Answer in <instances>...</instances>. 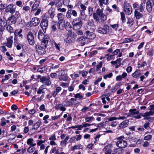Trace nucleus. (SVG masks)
I'll return each instance as SVG.
<instances>
[{
  "instance_id": "1",
  "label": "nucleus",
  "mask_w": 154,
  "mask_h": 154,
  "mask_svg": "<svg viewBox=\"0 0 154 154\" xmlns=\"http://www.w3.org/2000/svg\"><path fill=\"white\" fill-rule=\"evenodd\" d=\"M88 15L91 16L93 15L94 20L97 23H99L100 20L102 22L105 21L107 18V15L103 13V9L98 8L96 11V13H94L93 8L91 6L88 8Z\"/></svg>"
},
{
  "instance_id": "2",
  "label": "nucleus",
  "mask_w": 154,
  "mask_h": 154,
  "mask_svg": "<svg viewBox=\"0 0 154 154\" xmlns=\"http://www.w3.org/2000/svg\"><path fill=\"white\" fill-rule=\"evenodd\" d=\"M125 137L123 136H121L116 138L117 141L116 143V145L118 147L121 148H125L128 145L127 142L124 140Z\"/></svg>"
},
{
  "instance_id": "3",
  "label": "nucleus",
  "mask_w": 154,
  "mask_h": 154,
  "mask_svg": "<svg viewBox=\"0 0 154 154\" xmlns=\"http://www.w3.org/2000/svg\"><path fill=\"white\" fill-rule=\"evenodd\" d=\"M22 32V29H17L14 32V43H18L22 40L23 37V35L21 34Z\"/></svg>"
},
{
  "instance_id": "4",
  "label": "nucleus",
  "mask_w": 154,
  "mask_h": 154,
  "mask_svg": "<svg viewBox=\"0 0 154 154\" xmlns=\"http://www.w3.org/2000/svg\"><path fill=\"white\" fill-rule=\"evenodd\" d=\"M72 25L74 30H79L82 25V22L81 18H77L74 19L72 21Z\"/></svg>"
},
{
  "instance_id": "5",
  "label": "nucleus",
  "mask_w": 154,
  "mask_h": 154,
  "mask_svg": "<svg viewBox=\"0 0 154 154\" xmlns=\"http://www.w3.org/2000/svg\"><path fill=\"white\" fill-rule=\"evenodd\" d=\"M48 18V17L46 15H44V18L42 17V20H41L40 23V26L42 29L44 33L46 32V29L48 26V20L47 19Z\"/></svg>"
},
{
  "instance_id": "6",
  "label": "nucleus",
  "mask_w": 154,
  "mask_h": 154,
  "mask_svg": "<svg viewBox=\"0 0 154 154\" xmlns=\"http://www.w3.org/2000/svg\"><path fill=\"white\" fill-rule=\"evenodd\" d=\"M123 10L126 15H129L132 12V9L131 6L128 3L126 2H124L123 4Z\"/></svg>"
},
{
  "instance_id": "7",
  "label": "nucleus",
  "mask_w": 154,
  "mask_h": 154,
  "mask_svg": "<svg viewBox=\"0 0 154 154\" xmlns=\"http://www.w3.org/2000/svg\"><path fill=\"white\" fill-rule=\"evenodd\" d=\"M109 31V26L107 24L104 25L103 27L98 28L97 30L98 33L103 34H106Z\"/></svg>"
},
{
  "instance_id": "8",
  "label": "nucleus",
  "mask_w": 154,
  "mask_h": 154,
  "mask_svg": "<svg viewBox=\"0 0 154 154\" xmlns=\"http://www.w3.org/2000/svg\"><path fill=\"white\" fill-rule=\"evenodd\" d=\"M16 11V7H14V4H10L7 6L6 8L5 11L6 12H9L11 14H13Z\"/></svg>"
},
{
  "instance_id": "9",
  "label": "nucleus",
  "mask_w": 154,
  "mask_h": 154,
  "mask_svg": "<svg viewBox=\"0 0 154 154\" xmlns=\"http://www.w3.org/2000/svg\"><path fill=\"white\" fill-rule=\"evenodd\" d=\"M50 78L49 77H47L45 76H43L40 79V82L43 84H45L47 86L50 85L51 83Z\"/></svg>"
},
{
  "instance_id": "10",
  "label": "nucleus",
  "mask_w": 154,
  "mask_h": 154,
  "mask_svg": "<svg viewBox=\"0 0 154 154\" xmlns=\"http://www.w3.org/2000/svg\"><path fill=\"white\" fill-rule=\"evenodd\" d=\"M45 48L40 45H36L35 46V49L37 52L40 55L44 54L46 53V51Z\"/></svg>"
},
{
  "instance_id": "11",
  "label": "nucleus",
  "mask_w": 154,
  "mask_h": 154,
  "mask_svg": "<svg viewBox=\"0 0 154 154\" xmlns=\"http://www.w3.org/2000/svg\"><path fill=\"white\" fill-rule=\"evenodd\" d=\"M27 38L29 44L31 45H34L35 43L34 38L32 32H29L27 35Z\"/></svg>"
},
{
  "instance_id": "12",
  "label": "nucleus",
  "mask_w": 154,
  "mask_h": 154,
  "mask_svg": "<svg viewBox=\"0 0 154 154\" xmlns=\"http://www.w3.org/2000/svg\"><path fill=\"white\" fill-rule=\"evenodd\" d=\"M82 46L88 43V39L86 37L82 36L79 38L78 40Z\"/></svg>"
},
{
  "instance_id": "13",
  "label": "nucleus",
  "mask_w": 154,
  "mask_h": 154,
  "mask_svg": "<svg viewBox=\"0 0 154 154\" xmlns=\"http://www.w3.org/2000/svg\"><path fill=\"white\" fill-rule=\"evenodd\" d=\"M49 39V37L48 36H46L43 39L41 40V41H42V42L40 46H42L46 48Z\"/></svg>"
},
{
  "instance_id": "14",
  "label": "nucleus",
  "mask_w": 154,
  "mask_h": 154,
  "mask_svg": "<svg viewBox=\"0 0 154 154\" xmlns=\"http://www.w3.org/2000/svg\"><path fill=\"white\" fill-rule=\"evenodd\" d=\"M154 0H148L146 3V8L147 10L150 12L152 10V2H153Z\"/></svg>"
},
{
  "instance_id": "15",
  "label": "nucleus",
  "mask_w": 154,
  "mask_h": 154,
  "mask_svg": "<svg viewBox=\"0 0 154 154\" xmlns=\"http://www.w3.org/2000/svg\"><path fill=\"white\" fill-rule=\"evenodd\" d=\"M85 34L87 37H86L88 39V40L89 39H94L96 37L95 35L93 32H90L88 30L86 31Z\"/></svg>"
},
{
  "instance_id": "16",
  "label": "nucleus",
  "mask_w": 154,
  "mask_h": 154,
  "mask_svg": "<svg viewBox=\"0 0 154 154\" xmlns=\"http://www.w3.org/2000/svg\"><path fill=\"white\" fill-rule=\"evenodd\" d=\"M76 99L74 98H71L69 100V101L66 103V106H71L73 105H75L78 103L76 101Z\"/></svg>"
},
{
  "instance_id": "17",
  "label": "nucleus",
  "mask_w": 154,
  "mask_h": 154,
  "mask_svg": "<svg viewBox=\"0 0 154 154\" xmlns=\"http://www.w3.org/2000/svg\"><path fill=\"white\" fill-rule=\"evenodd\" d=\"M48 14L50 16V18L51 19H53L54 15H55V9L52 7H51L48 10Z\"/></svg>"
},
{
  "instance_id": "18",
  "label": "nucleus",
  "mask_w": 154,
  "mask_h": 154,
  "mask_svg": "<svg viewBox=\"0 0 154 154\" xmlns=\"http://www.w3.org/2000/svg\"><path fill=\"white\" fill-rule=\"evenodd\" d=\"M111 144L106 146L103 149V151L105 152V154H111L112 152Z\"/></svg>"
},
{
  "instance_id": "19",
  "label": "nucleus",
  "mask_w": 154,
  "mask_h": 154,
  "mask_svg": "<svg viewBox=\"0 0 154 154\" xmlns=\"http://www.w3.org/2000/svg\"><path fill=\"white\" fill-rule=\"evenodd\" d=\"M13 37L12 36H11L7 39V42L6 45L8 48H11L12 46Z\"/></svg>"
},
{
  "instance_id": "20",
  "label": "nucleus",
  "mask_w": 154,
  "mask_h": 154,
  "mask_svg": "<svg viewBox=\"0 0 154 154\" xmlns=\"http://www.w3.org/2000/svg\"><path fill=\"white\" fill-rule=\"evenodd\" d=\"M40 2V1L39 0L35 1L32 7L31 10V12L35 11L37 9L39 6Z\"/></svg>"
},
{
  "instance_id": "21",
  "label": "nucleus",
  "mask_w": 154,
  "mask_h": 154,
  "mask_svg": "<svg viewBox=\"0 0 154 154\" xmlns=\"http://www.w3.org/2000/svg\"><path fill=\"white\" fill-rule=\"evenodd\" d=\"M17 19L12 15L9 17L7 20V22L10 24H14L16 23Z\"/></svg>"
},
{
  "instance_id": "22",
  "label": "nucleus",
  "mask_w": 154,
  "mask_h": 154,
  "mask_svg": "<svg viewBox=\"0 0 154 154\" xmlns=\"http://www.w3.org/2000/svg\"><path fill=\"white\" fill-rule=\"evenodd\" d=\"M129 122L128 120H125L121 122L119 124V126L122 128L126 127L128 126Z\"/></svg>"
},
{
  "instance_id": "23",
  "label": "nucleus",
  "mask_w": 154,
  "mask_h": 154,
  "mask_svg": "<svg viewBox=\"0 0 154 154\" xmlns=\"http://www.w3.org/2000/svg\"><path fill=\"white\" fill-rule=\"evenodd\" d=\"M138 9H136L134 11V17L136 19H139L143 17V14L137 11Z\"/></svg>"
},
{
  "instance_id": "24",
  "label": "nucleus",
  "mask_w": 154,
  "mask_h": 154,
  "mask_svg": "<svg viewBox=\"0 0 154 154\" xmlns=\"http://www.w3.org/2000/svg\"><path fill=\"white\" fill-rule=\"evenodd\" d=\"M40 20L36 17H34L32 19V25L34 26H37L40 23Z\"/></svg>"
},
{
  "instance_id": "25",
  "label": "nucleus",
  "mask_w": 154,
  "mask_h": 154,
  "mask_svg": "<svg viewBox=\"0 0 154 154\" xmlns=\"http://www.w3.org/2000/svg\"><path fill=\"white\" fill-rule=\"evenodd\" d=\"M43 30L40 29L39 30L38 34V38L40 40L43 39L46 36H45L44 33L43 32Z\"/></svg>"
},
{
  "instance_id": "26",
  "label": "nucleus",
  "mask_w": 154,
  "mask_h": 154,
  "mask_svg": "<svg viewBox=\"0 0 154 154\" xmlns=\"http://www.w3.org/2000/svg\"><path fill=\"white\" fill-rule=\"evenodd\" d=\"M152 115L149 111L146 112L142 114V116L144 117V119L149 120L151 119L150 116Z\"/></svg>"
},
{
  "instance_id": "27",
  "label": "nucleus",
  "mask_w": 154,
  "mask_h": 154,
  "mask_svg": "<svg viewBox=\"0 0 154 154\" xmlns=\"http://www.w3.org/2000/svg\"><path fill=\"white\" fill-rule=\"evenodd\" d=\"M55 108L57 110L60 109L63 111H64L66 110V108L63 106L62 104H61L56 105L55 106Z\"/></svg>"
},
{
  "instance_id": "28",
  "label": "nucleus",
  "mask_w": 154,
  "mask_h": 154,
  "mask_svg": "<svg viewBox=\"0 0 154 154\" xmlns=\"http://www.w3.org/2000/svg\"><path fill=\"white\" fill-rule=\"evenodd\" d=\"M50 146L49 145L47 146L45 148V146L44 144H42L40 145V150H43L45 149L44 150V153L45 154H47L48 153V148L50 147Z\"/></svg>"
},
{
  "instance_id": "29",
  "label": "nucleus",
  "mask_w": 154,
  "mask_h": 154,
  "mask_svg": "<svg viewBox=\"0 0 154 154\" xmlns=\"http://www.w3.org/2000/svg\"><path fill=\"white\" fill-rule=\"evenodd\" d=\"M140 75V69H137L132 74V76L135 78L139 77Z\"/></svg>"
},
{
  "instance_id": "30",
  "label": "nucleus",
  "mask_w": 154,
  "mask_h": 154,
  "mask_svg": "<svg viewBox=\"0 0 154 154\" xmlns=\"http://www.w3.org/2000/svg\"><path fill=\"white\" fill-rule=\"evenodd\" d=\"M41 123V122L40 121H38L36 123H34L32 126V129L37 130L40 126Z\"/></svg>"
},
{
  "instance_id": "31",
  "label": "nucleus",
  "mask_w": 154,
  "mask_h": 154,
  "mask_svg": "<svg viewBox=\"0 0 154 154\" xmlns=\"http://www.w3.org/2000/svg\"><path fill=\"white\" fill-rule=\"evenodd\" d=\"M109 1V0H99V5L101 8L103 6V5L107 4Z\"/></svg>"
},
{
  "instance_id": "32",
  "label": "nucleus",
  "mask_w": 154,
  "mask_h": 154,
  "mask_svg": "<svg viewBox=\"0 0 154 154\" xmlns=\"http://www.w3.org/2000/svg\"><path fill=\"white\" fill-rule=\"evenodd\" d=\"M138 111H137V109H130L129 110V115L130 116H135L137 113V112Z\"/></svg>"
},
{
  "instance_id": "33",
  "label": "nucleus",
  "mask_w": 154,
  "mask_h": 154,
  "mask_svg": "<svg viewBox=\"0 0 154 154\" xmlns=\"http://www.w3.org/2000/svg\"><path fill=\"white\" fill-rule=\"evenodd\" d=\"M83 147V146L81 145L80 144L78 145H75L72 147V150L74 151L75 149H82Z\"/></svg>"
},
{
  "instance_id": "34",
  "label": "nucleus",
  "mask_w": 154,
  "mask_h": 154,
  "mask_svg": "<svg viewBox=\"0 0 154 154\" xmlns=\"http://www.w3.org/2000/svg\"><path fill=\"white\" fill-rule=\"evenodd\" d=\"M58 26V23L57 22H54L52 23V25L51 26V28L52 30L54 31H57V27Z\"/></svg>"
},
{
  "instance_id": "35",
  "label": "nucleus",
  "mask_w": 154,
  "mask_h": 154,
  "mask_svg": "<svg viewBox=\"0 0 154 154\" xmlns=\"http://www.w3.org/2000/svg\"><path fill=\"white\" fill-rule=\"evenodd\" d=\"M134 20L132 18L129 17L128 18L127 23L129 24V26H132L134 24Z\"/></svg>"
},
{
  "instance_id": "36",
  "label": "nucleus",
  "mask_w": 154,
  "mask_h": 154,
  "mask_svg": "<svg viewBox=\"0 0 154 154\" xmlns=\"http://www.w3.org/2000/svg\"><path fill=\"white\" fill-rule=\"evenodd\" d=\"M65 27V29L67 31L69 32L71 31L72 28V26L69 22H67L66 23Z\"/></svg>"
},
{
  "instance_id": "37",
  "label": "nucleus",
  "mask_w": 154,
  "mask_h": 154,
  "mask_svg": "<svg viewBox=\"0 0 154 154\" xmlns=\"http://www.w3.org/2000/svg\"><path fill=\"white\" fill-rule=\"evenodd\" d=\"M82 128V125H79L72 126L71 127H69L68 128V129L72 128L74 129L75 128H77V130H81Z\"/></svg>"
},
{
  "instance_id": "38",
  "label": "nucleus",
  "mask_w": 154,
  "mask_h": 154,
  "mask_svg": "<svg viewBox=\"0 0 154 154\" xmlns=\"http://www.w3.org/2000/svg\"><path fill=\"white\" fill-rule=\"evenodd\" d=\"M59 152L58 149L57 147H54L51 149L50 153L52 154L55 152L56 154H58Z\"/></svg>"
},
{
  "instance_id": "39",
  "label": "nucleus",
  "mask_w": 154,
  "mask_h": 154,
  "mask_svg": "<svg viewBox=\"0 0 154 154\" xmlns=\"http://www.w3.org/2000/svg\"><path fill=\"white\" fill-rule=\"evenodd\" d=\"M120 85H121L120 83L116 84L113 88L111 89V91L112 92H113L114 91H115L116 90H117L119 88V87L120 86Z\"/></svg>"
},
{
  "instance_id": "40",
  "label": "nucleus",
  "mask_w": 154,
  "mask_h": 154,
  "mask_svg": "<svg viewBox=\"0 0 154 154\" xmlns=\"http://www.w3.org/2000/svg\"><path fill=\"white\" fill-rule=\"evenodd\" d=\"M59 72L58 77H61V76L64 75L65 74V72L64 70L62 69H59L58 71L56 72Z\"/></svg>"
},
{
  "instance_id": "41",
  "label": "nucleus",
  "mask_w": 154,
  "mask_h": 154,
  "mask_svg": "<svg viewBox=\"0 0 154 154\" xmlns=\"http://www.w3.org/2000/svg\"><path fill=\"white\" fill-rule=\"evenodd\" d=\"M149 74V73L148 71L146 72L144 74V75H141L140 77V81H143V79H145L146 77H147Z\"/></svg>"
},
{
  "instance_id": "42",
  "label": "nucleus",
  "mask_w": 154,
  "mask_h": 154,
  "mask_svg": "<svg viewBox=\"0 0 154 154\" xmlns=\"http://www.w3.org/2000/svg\"><path fill=\"white\" fill-rule=\"evenodd\" d=\"M121 19L122 22L123 23H125L126 20V18L124 13L122 12L120 13Z\"/></svg>"
},
{
  "instance_id": "43",
  "label": "nucleus",
  "mask_w": 154,
  "mask_h": 154,
  "mask_svg": "<svg viewBox=\"0 0 154 154\" xmlns=\"http://www.w3.org/2000/svg\"><path fill=\"white\" fill-rule=\"evenodd\" d=\"M7 30L10 33H13L14 32L13 28L10 25H8L6 27Z\"/></svg>"
},
{
  "instance_id": "44",
  "label": "nucleus",
  "mask_w": 154,
  "mask_h": 154,
  "mask_svg": "<svg viewBox=\"0 0 154 154\" xmlns=\"http://www.w3.org/2000/svg\"><path fill=\"white\" fill-rule=\"evenodd\" d=\"M94 118L93 116H89L85 118V121L86 122H89L91 121H94Z\"/></svg>"
},
{
  "instance_id": "45",
  "label": "nucleus",
  "mask_w": 154,
  "mask_h": 154,
  "mask_svg": "<svg viewBox=\"0 0 154 154\" xmlns=\"http://www.w3.org/2000/svg\"><path fill=\"white\" fill-rule=\"evenodd\" d=\"M144 4V3L141 2L139 6V9H137L138 10H139L141 12H142L144 11V10L143 7Z\"/></svg>"
},
{
  "instance_id": "46",
  "label": "nucleus",
  "mask_w": 154,
  "mask_h": 154,
  "mask_svg": "<svg viewBox=\"0 0 154 154\" xmlns=\"http://www.w3.org/2000/svg\"><path fill=\"white\" fill-rule=\"evenodd\" d=\"M62 5V3L60 1L58 0L55 3V6L57 8L61 7Z\"/></svg>"
},
{
  "instance_id": "47",
  "label": "nucleus",
  "mask_w": 154,
  "mask_h": 154,
  "mask_svg": "<svg viewBox=\"0 0 154 154\" xmlns=\"http://www.w3.org/2000/svg\"><path fill=\"white\" fill-rule=\"evenodd\" d=\"M58 20L63 19L64 18V15L61 13H59L57 14Z\"/></svg>"
},
{
  "instance_id": "48",
  "label": "nucleus",
  "mask_w": 154,
  "mask_h": 154,
  "mask_svg": "<svg viewBox=\"0 0 154 154\" xmlns=\"http://www.w3.org/2000/svg\"><path fill=\"white\" fill-rule=\"evenodd\" d=\"M136 115L134 116V117L136 119H139L142 116V114L140 113L139 111H138Z\"/></svg>"
},
{
  "instance_id": "49",
  "label": "nucleus",
  "mask_w": 154,
  "mask_h": 154,
  "mask_svg": "<svg viewBox=\"0 0 154 154\" xmlns=\"http://www.w3.org/2000/svg\"><path fill=\"white\" fill-rule=\"evenodd\" d=\"M150 108L149 110L150 111V112L151 113V114L152 115H154V105H152L150 106Z\"/></svg>"
},
{
  "instance_id": "50",
  "label": "nucleus",
  "mask_w": 154,
  "mask_h": 154,
  "mask_svg": "<svg viewBox=\"0 0 154 154\" xmlns=\"http://www.w3.org/2000/svg\"><path fill=\"white\" fill-rule=\"evenodd\" d=\"M35 150V149L34 147L30 146L27 150V152L29 153H31L32 152Z\"/></svg>"
},
{
  "instance_id": "51",
  "label": "nucleus",
  "mask_w": 154,
  "mask_h": 154,
  "mask_svg": "<svg viewBox=\"0 0 154 154\" xmlns=\"http://www.w3.org/2000/svg\"><path fill=\"white\" fill-rule=\"evenodd\" d=\"M112 75L113 74L112 73H110L108 74L104 75L103 76V78L105 79H106L108 78H110L112 76Z\"/></svg>"
},
{
  "instance_id": "52",
  "label": "nucleus",
  "mask_w": 154,
  "mask_h": 154,
  "mask_svg": "<svg viewBox=\"0 0 154 154\" xmlns=\"http://www.w3.org/2000/svg\"><path fill=\"white\" fill-rule=\"evenodd\" d=\"M71 14L75 17H76L77 16V13L75 10H70Z\"/></svg>"
},
{
  "instance_id": "53",
  "label": "nucleus",
  "mask_w": 154,
  "mask_h": 154,
  "mask_svg": "<svg viewBox=\"0 0 154 154\" xmlns=\"http://www.w3.org/2000/svg\"><path fill=\"white\" fill-rule=\"evenodd\" d=\"M12 16H14V17L17 19L20 16V14L19 11H16L15 14Z\"/></svg>"
},
{
  "instance_id": "54",
  "label": "nucleus",
  "mask_w": 154,
  "mask_h": 154,
  "mask_svg": "<svg viewBox=\"0 0 154 154\" xmlns=\"http://www.w3.org/2000/svg\"><path fill=\"white\" fill-rule=\"evenodd\" d=\"M6 120L5 118L3 117L1 119V125L2 126H4L6 125V123L5 121Z\"/></svg>"
},
{
  "instance_id": "55",
  "label": "nucleus",
  "mask_w": 154,
  "mask_h": 154,
  "mask_svg": "<svg viewBox=\"0 0 154 154\" xmlns=\"http://www.w3.org/2000/svg\"><path fill=\"white\" fill-rule=\"evenodd\" d=\"M33 139L32 138H29L27 140V143L30 146H31L33 142Z\"/></svg>"
},
{
  "instance_id": "56",
  "label": "nucleus",
  "mask_w": 154,
  "mask_h": 154,
  "mask_svg": "<svg viewBox=\"0 0 154 154\" xmlns=\"http://www.w3.org/2000/svg\"><path fill=\"white\" fill-rule=\"evenodd\" d=\"M56 140V137L55 134L51 135L49 138V140L51 141L55 140Z\"/></svg>"
},
{
  "instance_id": "57",
  "label": "nucleus",
  "mask_w": 154,
  "mask_h": 154,
  "mask_svg": "<svg viewBox=\"0 0 154 154\" xmlns=\"http://www.w3.org/2000/svg\"><path fill=\"white\" fill-rule=\"evenodd\" d=\"M57 10L59 12H61L62 13L65 12L66 11V9L65 8H61L60 7L58 8Z\"/></svg>"
},
{
  "instance_id": "58",
  "label": "nucleus",
  "mask_w": 154,
  "mask_h": 154,
  "mask_svg": "<svg viewBox=\"0 0 154 154\" xmlns=\"http://www.w3.org/2000/svg\"><path fill=\"white\" fill-rule=\"evenodd\" d=\"M133 41V40H131L130 38H125L124 39L123 43H126Z\"/></svg>"
},
{
  "instance_id": "59",
  "label": "nucleus",
  "mask_w": 154,
  "mask_h": 154,
  "mask_svg": "<svg viewBox=\"0 0 154 154\" xmlns=\"http://www.w3.org/2000/svg\"><path fill=\"white\" fill-rule=\"evenodd\" d=\"M152 137V135L149 134L145 136L143 139L144 140H149L151 139Z\"/></svg>"
},
{
  "instance_id": "60",
  "label": "nucleus",
  "mask_w": 154,
  "mask_h": 154,
  "mask_svg": "<svg viewBox=\"0 0 154 154\" xmlns=\"http://www.w3.org/2000/svg\"><path fill=\"white\" fill-rule=\"evenodd\" d=\"M71 15L72 14H71V12H70V10H69L66 12V17L68 19L71 18Z\"/></svg>"
},
{
  "instance_id": "61",
  "label": "nucleus",
  "mask_w": 154,
  "mask_h": 154,
  "mask_svg": "<svg viewBox=\"0 0 154 154\" xmlns=\"http://www.w3.org/2000/svg\"><path fill=\"white\" fill-rule=\"evenodd\" d=\"M143 127L146 129H149L150 128L149 123V122L145 123L143 125Z\"/></svg>"
},
{
  "instance_id": "62",
  "label": "nucleus",
  "mask_w": 154,
  "mask_h": 154,
  "mask_svg": "<svg viewBox=\"0 0 154 154\" xmlns=\"http://www.w3.org/2000/svg\"><path fill=\"white\" fill-rule=\"evenodd\" d=\"M92 125V124H89L88 123H82V128L83 127L86 128Z\"/></svg>"
},
{
  "instance_id": "63",
  "label": "nucleus",
  "mask_w": 154,
  "mask_h": 154,
  "mask_svg": "<svg viewBox=\"0 0 154 154\" xmlns=\"http://www.w3.org/2000/svg\"><path fill=\"white\" fill-rule=\"evenodd\" d=\"M74 97L75 98H79L80 99L83 98V96L79 93L76 94L74 96Z\"/></svg>"
},
{
  "instance_id": "64",
  "label": "nucleus",
  "mask_w": 154,
  "mask_h": 154,
  "mask_svg": "<svg viewBox=\"0 0 154 154\" xmlns=\"http://www.w3.org/2000/svg\"><path fill=\"white\" fill-rule=\"evenodd\" d=\"M16 4L19 7H22V2L21 1H18L16 2Z\"/></svg>"
}]
</instances>
